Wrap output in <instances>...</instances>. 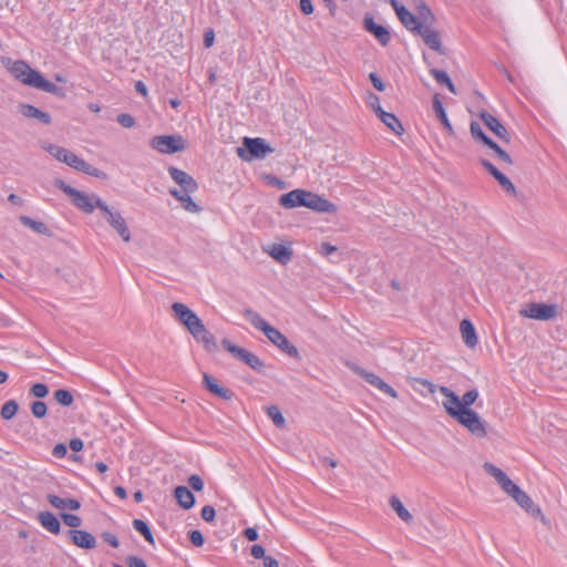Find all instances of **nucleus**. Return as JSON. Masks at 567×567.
<instances>
[{"mask_svg": "<svg viewBox=\"0 0 567 567\" xmlns=\"http://www.w3.org/2000/svg\"><path fill=\"white\" fill-rule=\"evenodd\" d=\"M55 186L59 187L63 193H65L68 196L71 197V195L74 193L75 188L71 187L70 185L65 184L61 179L55 181Z\"/></svg>", "mask_w": 567, "mask_h": 567, "instance_id": "052dcab7", "label": "nucleus"}, {"mask_svg": "<svg viewBox=\"0 0 567 567\" xmlns=\"http://www.w3.org/2000/svg\"><path fill=\"white\" fill-rule=\"evenodd\" d=\"M480 118L483 121L486 127H488V130L493 132L498 138L505 143H509L511 136L506 127L494 115L484 111L480 113Z\"/></svg>", "mask_w": 567, "mask_h": 567, "instance_id": "a211bd4d", "label": "nucleus"}, {"mask_svg": "<svg viewBox=\"0 0 567 567\" xmlns=\"http://www.w3.org/2000/svg\"><path fill=\"white\" fill-rule=\"evenodd\" d=\"M244 535L250 542H255L258 539V532L256 528L252 527L246 528Z\"/></svg>", "mask_w": 567, "mask_h": 567, "instance_id": "338daca9", "label": "nucleus"}, {"mask_svg": "<svg viewBox=\"0 0 567 567\" xmlns=\"http://www.w3.org/2000/svg\"><path fill=\"white\" fill-rule=\"evenodd\" d=\"M482 166L496 179L498 181L504 174L501 173L491 162L481 159Z\"/></svg>", "mask_w": 567, "mask_h": 567, "instance_id": "de8ad7c7", "label": "nucleus"}, {"mask_svg": "<svg viewBox=\"0 0 567 567\" xmlns=\"http://www.w3.org/2000/svg\"><path fill=\"white\" fill-rule=\"evenodd\" d=\"M279 204L288 209L307 207L317 213L336 214L338 212L337 205L323 196L300 188L282 194L279 197Z\"/></svg>", "mask_w": 567, "mask_h": 567, "instance_id": "7ed1b4c3", "label": "nucleus"}, {"mask_svg": "<svg viewBox=\"0 0 567 567\" xmlns=\"http://www.w3.org/2000/svg\"><path fill=\"white\" fill-rule=\"evenodd\" d=\"M69 536L72 543L80 548L93 549L96 547L95 537L86 530L71 529L69 530Z\"/></svg>", "mask_w": 567, "mask_h": 567, "instance_id": "5701e85b", "label": "nucleus"}, {"mask_svg": "<svg viewBox=\"0 0 567 567\" xmlns=\"http://www.w3.org/2000/svg\"><path fill=\"white\" fill-rule=\"evenodd\" d=\"M102 538L104 542L109 543L114 548H117L120 545L117 537L115 535H113L112 533L104 532L102 534Z\"/></svg>", "mask_w": 567, "mask_h": 567, "instance_id": "13d9d810", "label": "nucleus"}, {"mask_svg": "<svg viewBox=\"0 0 567 567\" xmlns=\"http://www.w3.org/2000/svg\"><path fill=\"white\" fill-rule=\"evenodd\" d=\"M174 496L178 505L184 509H190L195 504L193 493L185 486H177L174 489Z\"/></svg>", "mask_w": 567, "mask_h": 567, "instance_id": "cd10ccee", "label": "nucleus"}, {"mask_svg": "<svg viewBox=\"0 0 567 567\" xmlns=\"http://www.w3.org/2000/svg\"><path fill=\"white\" fill-rule=\"evenodd\" d=\"M168 174L172 179L181 187L179 192L195 193L198 189L196 181L185 171L175 166L168 167Z\"/></svg>", "mask_w": 567, "mask_h": 567, "instance_id": "2eb2a0df", "label": "nucleus"}, {"mask_svg": "<svg viewBox=\"0 0 567 567\" xmlns=\"http://www.w3.org/2000/svg\"><path fill=\"white\" fill-rule=\"evenodd\" d=\"M48 408L42 401H35L31 404V413L37 419H42L47 415Z\"/></svg>", "mask_w": 567, "mask_h": 567, "instance_id": "37998d69", "label": "nucleus"}, {"mask_svg": "<svg viewBox=\"0 0 567 567\" xmlns=\"http://www.w3.org/2000/svg\"><path fill=\"white\" fill-rule=\"evenodd\" d=\"M470 130H471L472 136L475 140L482 142L487 147L494 142L483 132V130L478 123H475V122L471 123Z\"/></svg>", "mask_w": 567, "mask_h": 567, "instance_id": "ea45409f", "label": "nucleus"}, {"mask_svg": "<svg viewBox=\"0 0 567 567\" xmlns=\"http://www.w3.org/2000/svg\"><path fill=\"white\" fill-rule=\"evenodd\" d=\"M243 145V147L237 148V155L245 162L265 159L275 152V148L261 137H244Z\"/></svg>", "mask_w": 567, "mask_h": 567, "instance_id": "39448f33", "label": "nucleus"}, {"mask_svg": "<svg viewBox=\"0 0 567 567\" xmlns=\"http://www.w3.org/2000/svg\"><path fill=\"white\" fill-rule=\"evenodd\" d=\"M31 393L37 396V398H45L49 393V389L45 384L43 383H35L32 385L31 388Z\"/></svg>", "mask_w": 567, "mask_h": 567, "instance_id": "09e8293b", "label": "nucleus"}, {"mask_svg": "<svg viewBox=\"0 0 567 567\" xmlns=\"http://www.w3.org/2000/svg\"><path fill=\"white\" fill-rule=\"evenodd\" d=\"M18 81H20L22 84L27 86L41 90L55 96H64L63 89L45 80L40 72L33 70L31 66L29 68V71L23 72L22 78H19Z\"/></svg>", "mask_w": 567, "mask_h": 567, "instance_id": "0eeeda50", "label": "nucleus"}, {"mask_svg": "<svg viewBox=\"0 0 567 567\" xmlns=\"http://www.w3.org/2000/svg\"><path fill=\"white\" fill-rule=\"evenodd\" d=\"M150 144L162 154H174L186 148V141L181 135H158Z\"/></svg>", "mask_w": 567, "mask_h": 567, "instance_id": "9d476101", "label": "nucleus"}, {"mask_svg": "<svg viewBox=\"0 0 567 567\" xmlns=\"http://www.w3.org/2000/svg\"><path fill=\"white\" fill-rule=\"evenodd\" d=\"M389 504L391 506V508L396 513V515L404 522V523H412L413 520V516L411 515V513L404 507L403 503L401 502V499L393 495L390 497L389 499Z\"/></svg>", "mask_w": 567, "mask_h": 567, "instance_id": "2f4dec72", "label": "nucleus"}, {"mask_svg": "<svg viewBox=\"0 0 567 567\" xmlns=\"http://www.w3.org/2000/svg\"><path fill=\"white\" fill-rule=\"evenodd\" d=\"M189 333L197 342L202 343L207 351L213 352L217 350L215 337L207 330L203 321L197 324L196 328H193Z\"/></svg>", "mask_w": 567, "mask_h": 567, "instance_id": "6ab92c4d", "label": "nucleus"}, {"mask_svg": "<svg viewBox=\"0 0 567 567\" xmlns=\"http://www.w3.org/2000/svg\"><path fill=\"white\" fill-rule=\"evenodd\" d=\"M483 467L485 472L496 481L502 491L507 494L522 509L535 519L540 520L544 525H548V520L542 508L527 495V493L515 484L503 470L489 462L484 463Z\"/></svg>", "mask_w": 567, "mask_h": 567, "instance_id": "f03ea898", "label": "nucleus"}, {"mask_svg": "<svg viewBox=\"0 0 567 567\" xmlns=\"http://www.w3.org/2000/svg\"><path fill=\"white\" fill-rule=\"evenodd\" d=\"M419 383L425 388H427L429 392L430 393H435L436 391H439V389L441 386H437L435 385L434 383H432L431 381L426 380V379H420L419 380Z\"/></svg>", "mask_w": 567, "mask_h": 567, "instance_id": "69168bd1", "label": "nucleus"}, {"mask_svg": "<svg viewBox=\"0 0 567 567\" xmlns=\"http://www.w3.org/2000/svg\"><path fill=\"white\" fill-rule=\"evenodd\" d=\"M390 4L395 11L401 23L410 31L417 32L423 25L419 22L417 18L410 12L403 4L399 3L398 0H390Z\"/></svg>", "mask_w": 567, "mask_h": 567, "instance_id": "f3484780", "label": "nucleus"}, {"mask_svg": "<svg viewBox=\"0 0 567 567\" xmlns=\"http://www.w3.org/2000/svg\"><path fill=\"white\" fill-rule=\"evenodd\" d=\"M264 567H279V563L276 558L266 556L264 558Z\"/></svg>", "mask_w": 567, "mask_h": 567, "instance_id": "774afa93", "label": "nucleus"}, {"mask_svg": "<svg viewBox=\"0 0 567 567\" xmlns=\"http://www.w3.org/2000/svg\"><path fill=\"white\" fill-rule=\"evenodd\" d=\"M363 24L367 31L372 33L381 45H386L390 42V32L383 25L375 23L372 17H365Z\"/></svg>", "mask_w": 567, "mask_h": 567, "instance_id": "b1692460", "label": "nucleus"}, {"mask_svg": "<svg viewBox=\"0 0 567 567\" xmlns=\"http://www.w3.org/2000/svg\"><path fill=\"white\" fill-rule=\"evenodd\" d=\"M266 412L277 427L284 429L286 426V419L277 405L268 406Z\"/></svg>", "mask_w": 567, "mask_h": 567, "instance_id": "e433bc0d", "label": "nucleus"}, {"mask_svg": "<svg viewBox=\"0 0 567 567\" xmlns=\"http://www.w3.org/2000/svg\"><path fill=\"white\" fill-rule=\"evenodd\" d=\"M188 484L196 492H200L204 488V481L197 474H194V475L189 476Z\"/></svg>", "mask_w": 567, "mask_h": 567, "instance_id": "3c124183", "label": "nucleus"}, {"mask_svg": "<svg viewBox=\"0 0 567 567\" xmlns=\"http://www.w3.org/2000/svg\"><path fill=\"white\" fill-rule=\"evenodd\" d=\"M68 166L72 167L75 171L82 172L86 175L97 177L101 179H106L107 175L103 171L90 165L83 158L79 157L76 154L70 151L68 157L63 162Z\"/></svg>", "mask_w": 567, "mask_h": 567, "instance_id": "f8f14e48", "label": "nucleus"}, {"mask_svg": "<svg viewBox=\"0 0 567 567\" xmlns=\"http://www.w3.org/2000/svg\"><path fill=\"white\" fill-rule=\"evenodd\" d=\"M97 209H100L104 220L121 237V239L124 243H130L131 231L121 212L115 207L107 205L105 202H97Z\"/></svg>", "mask_w": 567, "mask_h": 567, "instance_id": "423d86ee", "label": "nucleus"}, {"mask_svg": "<svg viewBox=\"0 0 567 567\" xmlns=\"http://www.w3.org/2000/svg\"><path fill=\"white\" fill-rule=\"evenodd\" d=\"M126 563L128 567H147L146 563L136 556L127 557Z\"/></svg>", "mask_w": 567, "mask_h": 567, "instance_id": "4d7b16f0", "label": "nucleus"}, {"mask_svg": "<svg viewBox=\"0 0 567 567\" xmlns=\"http://www.w3.org/2000/svg\"><path fill=\"white\" fill-rule=\"evenodd\" d=\"M53 398L62 406H70L74 401L72 393L64 389L56 390L53 393Z\"/></svg>", "mask_w": 567, "mask_h": 567, "instance_id": "a19ab883", "label": "nucleus"}, {"mask_svg": "<svg viewBox=\"0 0 567 567\" xmlns=\"http://www.w3.org/2000/svg\"><path fill=\"white\" fill-rule=\"evenodd\" d=\"M41 147L48 152L50 155H52L53 157L55 156V153L59 152V148L61 146L59 145H55V144H52V143H49V142H42L41 143Z\"/></svg>", "mask_w": 567, "mask_h": 567, "instance_id": "e2e57ef3", "label": "nucleus"}, {"mask_svg": "<svg viewBox=\"0 0 567 567\" xmlns=\"http://www.w3.org/2000/svg\"><path fill=\"white\" fill-rule=\"evenodd\" d=\"M369 78H370L371 83L378 91L383 92L385 90V85L383 84L382 80L375 73H370Z\"/></svg>", "mask_w": 567, "mask_h": 567, "instance_id": "bf43d9fd", "label": "nucleus"}, {"mask_svg": "<svg viewBox=\"0 0 567 567\" xmlns=\"http://www.w3.org/2000/svg\"><path fill=\"white\" fill-rule=\"evenodd\" d=\"M347 367H349L355 374L364 379L369 384L380 390L384 394L391 396L392 399L398 398V392L373 372H369L358 364L351 362H347Z\"/></svg>", "mask_w": 567, "mask_h": 567, "instance_id": "9b49d317", "label": "nucleus"}, {"mask_svg": "<svg viewBox=\"0 0 567 567\" xmlns=\"http://www.w3.org/2000/svg\"><path fill=\"white\" fill-rule=\"evenodd\" d=\"M439 392L445 398L442 406L449 416L457 421L472 435L484 439L487 436V424L481 419L477 412L471 409L476 402L480 393L471 389L461 398L450 388L442 385Z\"/></svg>", "mask_w": 567, "mask_h": 567, "instance_id": "f257e3e1", "label": "nucleus"}, {"mask_svg": "<svg viewBox=\"0 0 567 567\" xmlns=\"http://www.w3.org/2000/svg\"><path fill=\"white\" fill-rule=\"evenodd\" d=\"M70 198L76 208L86 214H91L95 208H97V202H104L94 194L89 195L78 189L74 190Z\"/></svg>", "mask_w": 567, "mask_h": 567, "instance_id": "4468645a", "label": "nucleus"}, {"mask_svg": "<svg viewBox=\"0 0 567 567\" xmlns=\"http://www.w3.org/2000/svg\"><path fill=\"white\" fill-rule=\"evenodd\" d=\"M299 8L301 12L306 16H309L313 12V4L311 0H300Z\"/></svg>", "mask_w": 567, "mask_h": 567, "instance_id": "5fc2aeb1", "label": "nucleus"}, {"mask_svg": "<svg viewBox=\"0 0 567 567\" xmlns=\"http://www.w3.org/2000/svg\"><path fill=\"white\" fill-rule=\"evenodd\" d=\"M66 452H68L66 446L63 443L55 444L52 450V454L55 457H64Z\"/></svg>", "mask_w": 567, "mask_h": 567, "instance_id": "680f3d73", "label": "nucleus"}, {"mask_svg": "<svg viewBox=\"0 0 567 567\" xmlns=\"http://www.w3.org/2000/svg\"><path fill=\"white\" fill-rule=\"evenodd\" d=\"M488 148H491L497 158L501 161V165L503 168L511 167L513 165L512 157L502 148L499 147L495 142H493Z\"/></svg>", "mask_w": 567, "mask_h": 567, "instance_id": "4c0bfd02", "label": "nucleus"}, {"mask_svg": "<svg viewBox=\"0 0 567 567\" xmlns=\"http://www.w3.org/2000/svg\"><path fill=\"white\" fill-rule=\"evenodd\" d=\"M518 313L523 318L547 321L554 319L558 315V311L555 305L529 302L523 306Z\"/></svg>", "mask_w": 567, "mask_h": 567, "instance_id": "6e6552de", "label": "nucleus"}, {"mask_svg": "<svg viewBox=\"0 0 567 567\" xmlns=\"http://www.w3.org/2000/svg\"><path fill=\"white\" fill-rule=\"evenodd\" d=\"M338 248L329 243H322L319 249L320 254L324 257L336 252Z\"/></svg>", "mask_w": 567, "mask_h": 567, "instance_id": "6e6d98bb", "label": "nucleus"}, {"mask_svg": "<svg viewBox=\"0 0 567 567\" xmlns=\"http://www.w3.org/2000/svg\"><path fill=\"white\" fill-rule=\"evenodd\" d=\"M265 548L261 545H254L251 547V556L256 559L265 558Z\"/></svg>", "mask_w": 567, "mask_h": 567, "instance_id": "0e129e2a", "label": "nucleus"}, {"mask_svg": "<svg viewBox=\"0 0 567 567\" xmlns=\"http://www.w3.org/2000/svg\"><path fill=\"white\" fill-rule=\"evenodd\" d=\"M1 62L16 80L22 78L23 72L29 71L30 68V65L22 60L14 61L10 58H3Z\"/></svg>", "mask_w": 567, "mask_h": 567, "instance_id": "bb28decb", "label": "nucleus"}, {"mask_svg": "<svg viewBox=\"0 0 567 567\" xmlns=\"http://www.w3.org/2000/svg\"><path fill=\"white\" fill-rule=\"evenodd\" d=\"M18 111L24 117L37 120L44 125H49L52 121V117L49 113L41 111L40 109L28 103L19 104Z\"/></svg>", "mask_w": 567, "mask_h": 567, "instance_id": "4be33fe9", "label": "nucleus"}, {"mask_svg": "<svg viewBox=\"0 0 567 567\" xmlns=\"http://www.w3.org/2000/svg\"><path fill=\"white\" fill-rule=\"evenodd\" d=\"M172 310L177 320L185 326L188 332L202 322L200 318L185 303L174 302Z\"/></svg>", "mask_w": 567, "mask_h": 567, "instance_id": "ddd939ff", "label": "nucleus"}, {"mask_svg": "<svg viewBox=\"0 0 567 567\" xmlns=\"http://www.w3.org/2000/svg\"><path fill=\"white\" fill-rule=\"evenodd\" d=\"M189 540L192 542V544L194 546H197V547H200L204 545V536L202 534V532L197 530V529H194L189 533Z\"/></svg>", "mask_w": 567, "mask_h": 567, "instance_id": "603ef678", "label": "nucleus"}, {"mask_svg": "<svg viewBox=\"0 0 567 567\" xmlns=\"http://www.w3.org/2000/svg\"><path fill=\"white\" fill-rule=\"evenodd\" d=\"M497 182L507 194L516 196V188L514 184L505 175H503Z\"/></svg>", "mask_w": 567, "mask_h": 567, "instance_id": "49530a36", "label": "nucleus"}, {"mask_svg": "<svg viewBox=\"0 0 567 567\" xmlns=\"http://www.w3.org/2000/svg\"><path fill=\"white\" fill-rule=\"evenodd\" d=\"M368 104L373 110V112L379 116L381 112H384V110L381 107L380 99L374 93L368 94Z\"/></svg>", "mask_w": 567, "mask_h": 567, "instance_id": "c03bdc74", "label": "nucleus"}, {"mask_svg": "<svg viewBox=\"0 0 567 567\" xmlns=\"http://www.w3.org/2000/svg\"><path fill=\"white\" fill-rule=\"evenodd\" d=\"M169 194L181 202L183 208L188 213H199L202 210L200 206L190 197L192 193L179 192L176 188L169 189Z\"/></svg>", "mask_w": 567, "mask_h": 567, "instance_id": "393cba45", "label": "nucleus"}, {"mask_svg": "<svg viewBox=\"0 0 567 567\" xmlns=\"http://www.w3.org/2000/svg\"><path fill=\"white\" fill-rule=\"evenodd\" d=\"M460 332L462 336V340L465 343V346L470 349H474L477 346V336L475 328L473 323L467 320L463 319L460 323Z\"/></svg>", "mask_w": 567, "mask_h": 567, "instance_id": "a878e982", "label": "nucleus"}, {"mask_svg": "<svg viewBox=\"0 0 567 567\" xmlns=\"http://www.w3.org/2000/svg\"><path fill=\"white\" fill-rule=\"evenodd\" d=\"M48 502L55 508L64 509L69 508L72 511H76L80 508V503L76 499L73 498H61L56 495L49 494L47 496Z\"/></svg>", "mask_w": 567, "mask_h": 567, "instance_id": "7c9ffc66", "label": "nucleus"}, {"mask_svg": "<svg viewBox=\"0 0 567 567\" xmlns=\"http://www.w3.org/2000/svg\"><path fill=\"white\" fill-rule=\"evenodd\" d=\"M433 109H434V112L436 114V116L439 117V120L441 121V123L443 124V126L447 130V132L450 134H453V127H452V124L450 123L449 118H447V115L445 113V110L441 103V101L439 100L437 96L434 97L433 100Z\"/></svg>", "mask_w": 567, "mask_h": 567, "instance_id": "72a5a7b5", "label": "nucleus"}, {"mask_svg": "<svg viewBox=\"0 0 567 567\" xmlns=\"http://www.w3.org/2000/svg\"><path fill=\"white\" fill-rule=\"evenodd\" d=\"M378 117L395 135H398V136L403 135L404 127H403L402 123L399 121V118L395 116V114L384 111V112H381V114Z\"/></svg>", "mask_w": 567, "mask_h": 567, "instance_id": "c85d7f7f", "label": "nucleus"}, {"mask_svg": "<svg viewBox=\"0 0 567 567\" xmlns=\"http://www.w3.org/2000/svg\"><path fill=\"white\" fill-rule=\"evenodd\" d=\"M117 122L125 128H131L134 126L135 124V121L134 118L130 115V114H126V113H123V114H120L117 116Z\"/></svg>", "mask_w": 567, "mask_h": 567, "instance_id": "864d4df0", "label": "nucleus"}, {"mask_svg": "<svg viewBox=\"0 0 567 567\" xmlns=\"http://www.w3.org/2000/svg\"><path fill=\"white\" fill-rule=\"evenodd\" d=\"M244 316L255 329L261 331L278 349L293 358L299 355L298 349L289 342L287 337L270 326L258 312L252 309H246Z\"/></svg>", "mask_w": 567, "mask_h": 567, "instance_id": "20e7f679", "label": "nucleus"}, {"mask_svg": "<svg viewBox=\"0 0 567 567\" xmlns=\"http://www.w3.org/2000/svg\"><path fill=\"white\" fill-rule=\"evenodd\" d=\"M431 75L435 79V81L442 85H445L450 92L456 93L455 86L452 83L450 76L446 72L437 70V69H431L430 70Z\"/></svg>", "mask_w": 567, "mask_h": 567, "instance_id": "c9c22d12", "label": "nucleus"}, {"mask_svg": "<svg viewBox=\"0 0 567 567\" xmlns=\"http://www.w3.org/2000/svg\"><path fill=\"white\" fill-rule=\"evenodd\" d=\"M417 9V20H420L419 22L423 24V27H429L431 25L435 18H434V14L432 13L431 9L424 3V2H420L416 7Z\"/></svg>", "mask_w": 567, "mask_h": 567, "instance_id": "f704fd0d", "label": "nucleus"}, {"mask_svg": "<svg viewBox=\"0 0 567 567\" xmlns=\"http://www.w3.org/2000/svg\"><path fill=\"white\" fill-rule=\"evenodd\" d=\"M200 515L205 522L212 523L215 520L216 511L213 506L206 505L202 508Z\"/></svg>", "mask_w": 567, "mask_h": 567, "instance_id": "8fccbe9b", "label": "nucleus"}, {"mask_svg": "<svg viewBox=\"0 0 567 567\" xmlns=\"http://www.w3.org/2000/svg\"><path fill=\"white\" fill-rule=\"evenodd\" d=\"M38 519L42 527H44L47 530H49L52 534H59L60 533V522L54 516V514L50 512H41L38 516Z\"/></svg>", "mask_w": 567, "mask_h": 567, "instance_id": "c756f323", "label": "nucleus"}, {"mask_svg": "<svg viewBox=\"0 0 567 567\" xmlns=\"http://www.w3.org/2000/svg\"><path fill=\"white\" fill-rule=\"evenodd\" d=\"M19 220L23 226L32 229L37 234L50 235V230H49L48 226L42 221L34 220L25 215H21L19 217Z\"/></svg>", "mask_w": 567, "mask_h": 567, "instance_id": "473e14b6", "label": "nucleus"}, {"mask_svg": "<svg viewBox=\"0 0 567 567\" xmlns=\"http://www.w3.org/2000/svg\"><path fill=\"white\" fill-rule=\"evenodd\" d=\"M417 33L422 37L423 41L425 42V44L443 54L444 51H443V48H442V40H441V34L439 31L432 29L430 25L429 27H421L420 30L417 31Z\"/></svg>", "mask_w": 567, "mask_h": 567, "instance_id": "412c9836", "label": "nucleus"}, {"mask_svg": "<svg viewBox=\"0 0 567 567\" xmlns=\"http://www.w3.org/2000/svg\"><path fill=\"white\" fill-rule=\"evenodd\" d=\"M203 384L207 391L223 400L229 401L234 398V393L229 389L219 384V382L208 373L203 374Z\"/></svg>", "mask_w": 567, "mask_h": 567, "instance_id": "aec40b11", "label": "nucleus"}, {"mask_svg": "<svg viewBox=\"0 0 567 567\" xmlns=\"http://www.w3.org/2000/svg\"><path fill=\"white\" fill-rule=\"evenodd\" d=\"M264 252L270 256L274 260L281 265H287L293 257V250L291 246L285 244H269L262 248Z\"/></svg>", "mask_w": 567, "mask_h": 567, "instance_id": "dca6fc26", "label": "nucleus"}, {"mask_svg": "<svg viewBox=\"0 0 567 567\" xmlns=\"http://www.w3.org/2000/svg\"><path fill=\"white\" fill-rule=\"evenodd\" d=\"M61 517H62L64 524H66L68 526L72 527V528H76L82 524V519L78 515L63 513L61 515Z\"/></svg>", "mask_w": 567, "mask_h": 567, "instance_id": "a18cd8bd", "label": "nucleus"}, {"mask_svg": "<svg viewBox=\"0 0 567 567\" xmlns=\"http://www.w3.org/2000/svg\"><path fill=\"white\" fill-rule=\"evenodd\" d=\"M18 403L14 400L7 401L1 408V417L3 420H11L18 412Z\"/></svg>", "mask_w": 567, "mask_h": 567, "instance_id": "79ce46f5", "label": "nucleus"}, {"mask_svg": "<svg viewBox=\"0 0 567 567\" xmlns=\"http://www.w3.org/2000/svg\"><path fill=\"white\" fill-rule=\"evenodd\" d=\"M221 347L227 351L229 352L230 354H233L236 359H238L239 361L246 363L247 365H249L251 369H254L255 371H262L264 368H265V363L262 362L261 359H259L256 354H254L252 352H249L248 350L244 349V348H240L236 344H234L230 340L228 339H223L221 340Z\"/></svg>", "mask_w": 567, "mask_h": 567, "instance_id": "1a4fd4ad", "label": "nucleus"}, {"mask_svg": "<svg viewBox=\"0 0 567 567\" xmlns=\"http://www.w3.org/2000/svg\"><path fill=\"white\" fill-rule=\"evenodd\" d=\"M133 527L135 530H137L138 533H141L145 540L150 544H154V537H153V534H152V530L150 528V526L142 519H134L133 520Z\"/></svg>", "mask_w": 567, "mask_h": 567, "instance_id": "58836bf2", "label": "nucleus"}]
</instances>
